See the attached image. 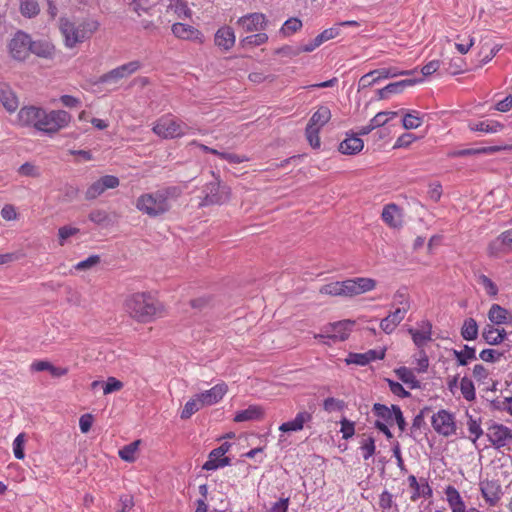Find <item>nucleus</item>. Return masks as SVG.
Here are the masks:
<instances>
[{"label": "nucleus", "mask_w": 512, "mask_h": 512, "mask_svg": "<svg viewBox=\"0 0 512 512\" xmlns=\"http://www.w3.org/2000/svg\"><path fill=\"white\" fill-rule=\"evenodd\" d=\"M445 495L452 512H466L465 503L454 486H447L445 489Z\"/></svg>", "instance_id": "nucleus-28"}, {"label": "nucleus", "mask_w": 512, "mask_h": 512, "mask_svg": "<svg viewBox=\"0 0 512 512\" xmlns=\"http://www.w3.org/2000/svg\"><path fill=\"white\" fill-rule=\"evenodd\" d=\"M347 365L355 364L359 366H365L368 364V358L365 353H349L345 359Z\"/></svg>", "instance_id": "nucleus-63"}, {"label": "nucleus", "mask_w": 512, "mask_h": 512, "mask_svg": "<svg viewBox=\"0 0 512 512\" xmlns=\"http://www.w3.org/2000/svg\"><path fill=\"white\" fill-rule=\"evenodd\" d=\"M136 208L150 217H158L167 213L171 209V204L169 201H165L158 191H155L138 197Z\"/></svg>", "instance_id": "nucleus-4"}, {"label": "nucleus", "mask_w": 512, "mask_h": 512, "mask_svg": "<svg viewBox=\"0 0 512 512\" xmlns=\"http://www.w3.org/2000/svg\"><path fill=\"white\" fill-rule=\"evenodd\" d=\"M461 393L467 401H473L476 397L475 387L471 379L463 377L460 381Z\"/></svg>", "instance_id": "nucleus-45"}, {"label": "nucleus", "mask_w": 512, "mask_h": 512, "mask_svg": "<svg viewBox=\"0 0 512 512\" xmlns=\"http://www.w3.org/2000/svg\"><path fill=\"white\" fill-rule=\"evenodd\" d=\"M346 407V403L343 400L328 397L323 401V409L331 413L333 411H342Z\"/></svg>", "instance_id": "nucleus-49"}, {"label": "nucleus", "mask_w": 512, "mask_h": 512, "mask_svg": "<svg viewBox=\"0 0 512 512\" xmlns=\"http://www.w3.org/2000/svg\"><path fill=\"white\" fill-rule=\"evenodd\" d=\"M71 119V114L65 110H51L48 112L43 109L36 130L52 136L67 127Z\"/></svg>", "instance_id": "nucleus-3"}, {"label": "nucleus", "mask_w": 512, "mask_h": 512, "mask_svg": "<svg viewBox=\"0 0 512 512\" xmlns=\"http://www.w3.org/2000/svg\"><path fill=\"white\" fill-rule=\"evenodd\" d=\"M120 184L119 178L114 175H105L93 182L85 192L87 200H94L102 195L107 189L117 188Z\"/></svg>", "instance_id": "nucleus-10"}, {"label": "nucleus", "mask_w": 512, "mask_h": 512, "mask_svg": "<svg viewBox=\"0 0 512 512\" xmlns=\"http://www.w3.org/2000/svg\"><path fill=\"white\" fill-rule=\"evenodd\" d=\"M24 434H19L13 441V453L16 459L22 460L25 457L24 453Z\"/></svg>", "instance_id": "nucleus-57"}, {"label": "nucleus", "mask_w": 512, "mask_h": 512, "mask_svg": "<svg viewBox=\"0 0 512 512\" xmlns=\"http://www.w3.org/2000/svg\"><path fill=\"white\" fill-rule=\"evenodd\" d=\"M227 385L225 383L216 384L211 389L206 390L200 394H197L203 407L211 406L218 403L226 394Z\"/></svg>", "instance_id": "nucleus-17"}, {"label": "nucleus", "mask_w": 512, "mask_h": 512, "mask_svg": "<svg viewBox=\"0 0 512 512\" xmlns=\"http://www.w3.org/2000/svg\"><path fill=\"white\" fill-rule=\"evenodd\" d=\"M409 487L414 490V493L411 496L412 501H416L420 497L430 498L432 497L433 490L430 487L427 479L421 478L420 482L417 481V478L414 475H410L408 477Z\"/></svg>", "instance_id": "nucleus-19"}, {"label": "nucleus", "mask_w": 512, "mask_h": 512, "mask_svg": "<svg viewBox=\"0 0 512 512\" xmlns=\"http://www.w3.org/2000/svg\"><path fill=\"white\" fill-rule=\"evenodd\" d=\"M467 426L470 434L473 436L471 440L475 443L476 440L483 434L480 423L472 416H468Z\"/></svg>", "instance_id": "nucleus-55"}, {"label": "nucleus", "mask_w": 512, "mask_h": 512, "mask_svg": "<svg viewBox=\"0 0 512 512\" xmlns=\"http://www.w3.org/2000/svg\"><path fill=\"white\" fill-rule=\"evenodd\" d=\"M268 41L266 33H257L247 36L241 40L242 47H256L260 46Z\"/></svg>", "instance_id": "nucleus-46"}, {"label": "nucleus", "mask_w": 512, "mask_h": 512, "mask_svg": "<svg viewBox=\"0 0 512 512\" xmlns=\"http://www.w3.org/2000/svg\"><path fill=\"white\" fill-rule=\"evenodd\" d=\"M187 128L184 122L172 115H164L155 122L152 131L163 139H173L183 136Z\"/></svg>", "instance_id": "nucleus-5"}, {"label": "nucleus", "mask_w": 512, "mask_h": 512, "mask_svg": "<svg viewBox=\"0 0 512 512\" xmlns=\"http://www.w3.org/2000/svg\"><path fill=\"white\" fill-rule=\"evenodd\" d=\"M215 45L224 51L230 50L235 44V34L231 27L223 26L217 30L214 37Z\"/></svg>", "instance_id": "nucleus-21"}, {"label": "nucleus", "mask_w": 512, "mask_h": 512, "mask_svg": "<svg viewBox=\"0 0 512 512\" xmlns=\"http://www.w3.org/2000/svg\"><path fill=\"white\" fill-rule=\"evenodd\" d=\"M353 281L356 285L359 294L371 291L376 286V281L372 278L357 277L353 278Z\"/></svg>", "instance_id": "nucleus-48"}, {"label": "nucleus", "mask_w": 512, "mask_h": 512, "mask_svg": "<svg viewBox=\"0 0 512 512\" xmlns=\"http://www.w3.org/2000/svg\"><path fill=\"white\" fill-rule=\"evenodd\" d=\"M31 37L23 31H17L9 43L11 56L19 61L25 60L29 55Z\"/></svg>", "instance_id": "nucleus-8"}, {"label": "nucleus", "mask_w": 512, "mask_h": 512, "mask_svg": "<svg viewBox=\"0 0 512 512\" xmlns=\"http://www.w3.org/2000/svg\"><path fill=\"white\" fill-rule=\"evenodd\" d=\"M394 372L403 383L409 386L410 389H418L421 387L420 381L416 379L411 369L401 366L395 369Z\"/></svg>", "instance_id": "nucleus-32"}, {"label": "nucleus", "mask_w": 512, "mask_h": 512, "mask_svg": "<svg viewBox=\"0 0 512 512\" xmlns=\"http://www.w3.org/2000/svg\"><path fill=\"white\" fill-rule=\"evenodd\" d=\"M331 119V111L327 106H320L311 116L307 125L321 129Z\"/></svg>", "instance_id": "nucleus-31"}, {"label": "nucleus", "mask_w": 512, "mask_h": 512, "mask_svg": "<svg viewBox=\"0 0 512 512\" xmlns=\"http://www.w3.org/2000/svg\"><path fill=\"white\" fill-rule=\"evenodd\" d=\"M509 316L508 310L498 304H493L488 312L489 320L496 325L508 323Z\"/></svg>", "instance_id": "nucleus-36"}, {"label": "nucleus", "mask_w": 512, "mask_h": 512, "mask_svg": "<svg viewBox=\"0 0 512 512\" xmlns=\"http://www.w3.org/2000/svg\"><path fill=\"white\" fill-rule=\"evenodd\" d=\"M512 250V228L503 231L498 237L492 240L487 248L488 255L497 257L501 253Z\"/></svg>", "instance_id": "nucleus-12"}, {"label": "nucleus", "mask_w": 512, "mask_h": 512, "mask_svg": "<svg viewBox=\"0 0 512 512\" xmlns=\"http://www.w3.org/2000/svg\"><path fill=\"white\" fill-rule=\"evenodd\" d=\"M422 81V79H405L397 82L390 83L386 86V90L390 94H398L401 93L406 87L412 86L418 82Z\"/></svg>", "instance_id": "nucleus-44"}, {"label": "nucleus", "mask_w": 512, "mask_h": 512, "mask_svg": "<svg viewBox=\"0 0 512 512\" xmlns=\"http://www.w3.org/2000/svg\"><path fill=\"white\" fill-rule=\"evenodd\" d=\"M453 355L459 366H466L469 361L477 359L475 348L468 345H464L463 350H453Z\"/></svg>", "instance_id": "nucleus-38"}, {"label": "nucleus", "mask_w": 512, "mask_h": 512, "mask_svg": "<svg viewBox=\"0 0 512 512\" xmlns=\"http://www.w3.org/2000/svg\"><path fill=\"white\" fill-rule=\"evenodd\" d=\"M126 311L138 322L148 323L163 313V305L150 293L138 292L125 301Z\"/></svg>", "instance_id": "nucleus-1"}, {"label": "nucleus", "mask_w": 512, "mask_h": 512, "mask_svg": "<svg viewBox=\"0 0 512 512\" xmlns=\"http://www.w3.org/2000/svg\"><path fill=\"white\" fill-rule=\"evenodd\" d=\"M482 337L489 345H498L506 338L504 329H496L492 325H487L482 331Z\"/></svg>", "instance_id": "nucleus-30"}, {"label": "nucleus", "mask_w": 512, "mask_h": 512, "mask_svg": "<svg viewBox=\"0 0 512 512\" xmlns=\"http://www.w3.org/2000/svg\"><path fill=\"white\" fill-rule=\"evenodd\" d=\"M79 232L78 228L71 227V226H62L58 229V237H59V244L61 246L64 245L65 241L71 237L76 235Z\"/></svg>", "instance_id": "nucleus-62"}, {"label": "nucleus", "mask_w": 512, "mask_h": 512, "mask_svg": "<svg viewBox=\"0 0 512 512\" xmlns=\"http://www.w3.org/2000/svg\"><path fill=\"white\" fill-rule=\"evenodd\" d=\"M43 108L36 106L22 107L18 113V121L22 126L34 127L36 129L38 119L41 116Z\"/></svg>", "instance_id": "nucleus-18"}, {"label": "nucleus", "mask_w": 512, "mask_h": 512, "mask_svg": "<svg viewBox=\"0 0 512 512\" xmlns=\"http://www.w3.org/2000/svg\"><path fill=\"white\" fill-rule=\"evenodd\" d=\"M372 412L374 416H376L378 419L382 422L386 423L387 425L392 426L393 425V418H394V411H393V405L389 408L388 406L381 404V403H375L372 407Z\"/></svg>", "instance_id": "nucleus-34"}, {"label": "nucleus", "mask_w": 512, "mask_h": 512, "mask_svg": "<svg viewBox=\"0 0 512 512\" xmlns=\"http://www.w3.org/2000/svg\"><path fill=\"white\" fill-rule=\"evenodd\" d=\"M231 444L228 442L222 443L219 447L213 449L209 455L208 460L218 462L219 459L225 457V454L229 451Z\"/></svg>", "instance_id": "nucleus-56"}, {"label": "nucleus", "mask_w": 512, "mask_h": 512, "mask_svg": "<svg viewBox=\"0 0 512 512\" xmlns=\"http://www.w3.org/2000/svg\"><path fill=\"white\" fill-rule=\"evenodd\" d=\"M469 128L472 131L497 133L504 128V125L495 120H485L478 123H470Z\"/></svg>", "instance_id": "nucleus-35"}, {"label": "nucleus", "mask_w": 512, "mask_h": 512, "mask_svg": "<svg viewBox=\"0 0 512 512\" xmlns=\"http://www.w3.org/2000/svg\"><path fill=\"white\" fill-rule=\"evenodd\" d=\"M503 355V352H499L495 349H484L480 352L479 357L485 362L495 363L498 362Z\"/></svg>", "instance_id": "nucleus-54"}, {"label": "nucleus", "mask_w": 512, "mask_h": 512, "mask_svg": "<svg viewBox=\"0 0 512 512\" xmlns=\"http://www.w3.org/2000/svg\"><path fill=\"white\" fill-rule=\"evenodd\" d=\"M203 193L205 196L200 202V206L222 205L230 198V189L221 184L218 179L207 183L203 188Z\"/></svg>", "instance_id": "nucleus-6"}, {"label": "nucleus", "mask_w": 512, "mask_h": 512, "mask_svg": "<svg viewBox=\"0 0 512 512\" xmlns=\"http://www.w3.org/2000/svg\"><path fill=\"white\" fill-rule=\"evenodd\" d=\"M141 68V63L137 60L128 62L121 66H118L111 71L101 75L99 77L98 83H117L119 80L128 77L129 75L135 73Z\"/></svg>", "instance_id": "nucleus-9"}, {"label": "nucleus", "mask_w": 512, "mask_h": 512, "mask_svg": "<svg viewBox=\"0 0 512 512\" xmlns=\"http://www.w3.org/2000/svg\"><path fill=\"white\" fill-rule=\"evenodd\" d=\"M402 124L406 130L416 129L422 124V118L418 116L416 111L409 112L404 115Z\"/></svg>", "instance_id": "nucleus-47"}, {"label": "nucleus", "mask_w": 512, "mask_h": 512, "mask_svg": "<svg viewBox=\"0 0 512 512\" xmlns=\"http://www.w3.org/2000/svg\"><path fill=\"white\" fill-rule=\"evenodd\" d=\"M387 383L390 391L400 397V398H408L411 396L410 392L404 389V387L399 383L391 379H387Z\"/></svg>", "instance_id": "nucleus-60"}, {"label": "nucleus", "mask_w": 512, "mask_h": 512, "mask_svg": "<svg viewBox=\"0 0 512 512\" xmlns=\"http://www.w3.org/2000/svg\"><path fill=\"white\" fill-rule=\"evenodd\" d=\"M99 27L100 23L95 19H84L77 24L67 17L59 18V30L64 45L70 49L90 39Z\"/></svg>", "instance_id": "nucleus-2"}, {"label": "nucleus", "mask_w": 512, "mask_h": 512, "mask_svg": "<svg viewBox=\"0 0 512 512\" xmlns=\"http://www.w3.org/2000/svg\"><path fill=\"white\" fill-rule=\"evenodd\" d=\"M303 24L299 18L292 17L284 22L280 29L283 36H290L302 28Z\"/></svg>", "instance_id": "nucleus-42"}, {"label": "nucleus", "mask_w": 512, "mask_h": 512, "mask_svg": "<svg viewBox=\"0 0 512 512\" xmlns=\"http://www.w3.org/2000/svg\"><path fill=\"white\" fill-rule=\"evenodd\" d=\"M118 509L116 512H130L134 507L133 496L122 495L119 499Z\"/></svg>", "instance_id": "nucleus-64"}, {"label": "nucleus", "mask_w": 512, "mask_h": 512, "mask_svg": "<svg viewBox=\"0 0 512 512\" xmlns=\"http://www.w3.org/2000/svg\"><path fill=\"white\" fill-rule=\"evenodd\" d=\"M19 11L23 17L32 19L40 14V5L37 0H20Z\"/></svg>", "instance_id": "nucleus-37"}, {"label": "nucleus", "mask_w": 512, "mask_h": 512, "mask_svg": "<svg viewBox=\"0 0 512 512\" xmlns=\"http://www.w3.org/2000/svg\"><path fill=\"white\" fill-rule=\"evenodd\" d=\"M352 320H342L335 323H330L325 328L326 335H320V337H327L334 341H345L354 326Z\"/></svg>", "instance_id": "nucleus-11"}, {"label": "nucleus", "mask_w": 512, "mask_h": 512, "mask_svg": "<svg viewBox=\"0 0 512 512\" xmlns=\"http://www.w3.org/2000/svg\"><path fill=\"white\" fill-rule=\"evenodd\" d=\"M419 327L420 329L409 328L408 333L411 335L414 344L418 348H422L432 340V323L429 320H422Z\"/></svg>", "instance_id": "nucleus-14"}, {"label": "nucleus", "mask_w": 512, "mask_h": 512, "mask_svg": "<svg viewBox=\"0 0 512 512\" xmlns=\"http://www.w3.org/2000/svg\"><path fill=\"white\" fill-rule=\"evenodd\" d=\"M0 102L9 112H14L18 108V99L9 87V85L0 82Z\"/></svg>", "instance_id": "nucleus-29"}, {"label": "nucleus", "mask_w": 512, "mask_h": 512, "mask_svg": "<svg viewBox=\"0 0 512 512\" xmlns=\"http://www.w3.org/2000/svg\"><path fill=\"white\" fill-rule=\"evenodd\" d=\"M364 147V142L355 133H347V137L339 144V152L345 155H355Z\"/></svg>", "instance_id": "nucleus-22"}, {"label": "nucleus", "mask_w": 512, "mask_h": 512, "mask_svg": "<svg viewBox=\"0 0 512 512\" xmlns=\"http://www.w3.org/2000/svg\"><path fill=\"white\" fill-rule=\"evenodd\" d=\"M263 410L261 407L251 405L245 410L238 411L234 416L235 422H244L250 420H258L262 418Z\"/></svg>", "instance_id": "nucleus-33"}, {"label": "nucleus", "mask_w": 512, "mask_h": 512, "mask_svg": "<svg viewBox=\"0 0 512 512\" xmlns=\"http://www.w3.org/2000/svg\"><path fill=\"white\" fill-rule=\"evenodd\" d=\"M374 73L377 75V79L381 80L397 77L400 75H410L414 73V70H399L396 67H388L375 69Z\"/></svg>", "instance_id": "nucleus-40"}, {"label": "nucleus", "mask_w": 512, "mask_h": 512, "mask_svg": "<svg viewBox=\"0 0 512 512\" xmlns=\"http://www.w3.org/2000/svg\"><path fill=\"white\" fill-rule=\"evenodd\" d=\"M506 150H512V145L487 146V147H481V148L462 149V150L453 152L452 156L463 157V156H470V155H476V154H493V153H496L499 151H506Z\"/></svg>", "instance_id": "nucleus-25"}, {"label": "nucleus", "mask_w": 512, "mask_h": 512, "mask_svg": "<svg viewBox=\"0 0 512 512\" xmlns=\"http://www.w3.org/2000/svg\"><path fill=\"white\" fill-rule=\"evenodd\" d=\"M489 441L495 448H501L506 445V441L512 438L511 430L502 424H493L486 433Z\"/></svg>", "instance_id": "nucleus-13"}, {"label": "nucleus", "mask_w": 512, "mask_h": 512, "mask_svg": "<svg viewBox=\"0 0 512 512\" xmlns=\"http://www.w3.org/2000/svg\"><path fill=\"white\" fill-rule=\"evenodd\" d=\"M431 424L433 429L444 437H449L456 433L455 417L445 409L439 410L432 416Z\"/></svg>", "instance_id": "nucleus-7"}, {"label": "nucleus", "mask_w": 512, "mask_h": 512, "mask_svg": "<svg viewBox=\"0 0 512 512\" xmlns=\"http://www.w3.org/2000/svg\"><path fill=\"white\" fill-rule=\"evenodd\" d=\"M29 53L41 58L52 59L55 54V46L47 40H31Z\"/></svg>", "instance_id": "nucleus-24"}, {"label": "nucleus", "mask_w": 512, "mask_h": 512, "mask_svg": "<svg viewBox=\"0 0 512 512\" xmlns=\"http://www.w3.org/2000/svg\"><path fill=\"white\" fill-rule=\"evenodd\" d=\"M406 313L404 309H396L380 322V328L386 333H392L395 328L404 319Z\"/></svg>", "instance_id": "nucleus-26"}, {"label": "nucleus", "mask_w": 512, "mask_h": 512, "mask_svg": "<svg viewBox=\"0 0 512 512\" xmlns=\"http://www.w3.org/2000/svg\"><path fill=\"white\" fill-rule=\"evenodd\" d=\"M266 17L262 13H250L240 17L237 25L245 32L259 31L265 28Z\"/></svg>", "instance_id": "nucleus-15"}, {"label": "nucleus", "mask_w": 512, "mask_h": 512, "mask_svg": "<svg viewBox=\"0 0 512 512\" xmlns=\"http://www.w3.org/2000/svg\"><path fill=\"white\" fill-rule=\"evenodd\" d=\"M479 283L484 287L486 293L489 296L495 297L498 294V287L497 285L486 275L481 274L478 277Z\"/></svg>", "instance_id": "nucleus-53"}, {"label": "nucleus", "mask_w": 512, "mask_h": 512, "mask_svg": "<svg viewBox=\"0 0 512 512\" xmlns=\"http://www.w3.org/2000/svg\"><path fill=\"white\" fill-rule=\"evenodd\" d=\"M140 442V440H136L128 445H125L123 448L119 450V457L126 462L135 461V453L138 449Z\"/></svg>", "instance_id": "nucleus-43"}, {"label": "nucleus", "mask_w": 512, "mask_h": 512, "mask_svg": "<svg viewBox=\"0 0 512 512\" xmlns=\"http://www.w3.org/2000/svg\"><path fill=\"white\" fill-rule=\"evenodd\" d=\"M172 33L175 37L183 40H195L199 43L203 42L204 36L201 31L197 28L184 24V23H174L171 27Z\"/></svg>", "instance_id": "nucleus-16"}, {"label": "nucleus", "mask_w": 512, "mask_h": 512, "mask_svg": "<svg viewBox=\"0 0 512 512\" xmlns=\"http://www.w3.org/2000/svg\"><path fill=\"white\" fill-rule=\"evenodd\" d=\"M483 498L490 506H495L501 498V486L496 481H485L480 484Z\"/></svg>", "instance_id": "nucleus-20"}, {"label": "nucleus", "mask_w": 512, "mask_h": 512, "mask_svg": "<svg viewBox=\"0 0 512 512\" xmlns=\"http://www.w3.org/2000/svg\"><path fill=\"white\" fill-rule=\"evenodd\" d=\"M319 132H320V129H318L317 127H314L312 125H307L306 126V130H305L306 138H307L309 144L313 148H319L320 147Z\"/></svg>", "instance_id": "nucleus-52"}, {"label": "nucleus", "mask_w": 512, "mask_h": 512, "mask_svg": "<svg viewBox=\"0 0 512 512\" xmlns=\"http://www.w3.org/2000/svg\"><path fill=\"white\" fill-rule=\"evenodd\" d=\"M340 33L339 27L336 25L334 27H330L328 29L323 30L319 35H317V42L322 44L330 39H334Z\"/></svg>", "instance_id": "nucleus-59"}, {"label": "nucleus", "mask_w": 512, "mask_h": 512, "mask_svg": "<svg viewBox=\"0 0 512 512\" xmlns=\"http://www.w3.org/2000/svg\"><path fill=\"white\" fill-rule=\"evenodd\" d=\"M381 216L382 220L392 228H399L402 225L399 207L394 203L385 205Z\"/></svg>", "instance_id": "nucleus-27"}, {"label": "nucleus", "mask_w": 512, "mask_h": 512, "mask_svg": "<svg viewBox=\"0 0 512 512\" xmlns=\"http://www.w3.org/2000/svg\"><path fill=\"white\" fill-rule=\"evenodd\" d=\"M341 429L340 432L342 433V438L347 440L355 434V424L354 422L348 420L347 418H342L340 421Z\"/></svg>", "instance_id": "nucleus-58"}, {"label": "nucleus", "mask_w": 512, "mask_h": 512, "mask_svg": "<svg viewBox=\"0 0 512 512\" xmlns=\"http://www.w3.org/2000/svg\"><path fill=\"white\" fill-rule=\"evenodd\" d=\"M460 333L464 340H475L478 337V324L476 320L474 318L465 319Z\"/></svg>", "instance_id": "nucleus-39"}, {"label": "nucleus", "mask_w": 512, "mask_h": 512, "mask_svg": "<svg viewBox=\"0 0 512 512\" xmlns=\"http://www.w3.org/2000/svg\"><path fill=\"white\" fill-rule=\"evenodd\" d=\"M360 449L363 452V459L368 460L375 454L376 446L375 439L372 436L363 439L360 445Z\"/></svg>", "instance_id": "nucleus-51"}, {"label": "nucleus", "mask_w": 512, "mask_h": 512, "mask_svg": "<svg viewBox=\"0 0 512 512\" xmlns=\"http://www.w3.org/2000/svg\"><path fill=\"white\" fill-rule=\"evenodd\" d=\"M201 408H203V405L199 397L195 395V398H192L186 402L183 410L181 411L180 418L183 420L189 419L194 413L199 411Z\"/></svg>", "instance_id": "nucleus-41"}, {"label": "nucleus", "mask_w": 512, "mask_h": 512, "mask_svg": "<svg viewBox=\"0 0 512 512\" xmlns=\"http://www.w3.org/2000/svg\"><path fill=\"white\" fill-rule=\"evenodd\" d=\"M394 302L396 304L400 305V307H398L397 309H404L405 313H407V311L410 308L409 297H408V295H407L405 290H398L395 293V295H394Z\"/></svg>", "instance_id": "nucleus-61"}, {"label": "nucleus", "mask_w": 512, "mask_h": 512, "mask_svg": "<svg viewBox=\"0 0 512 512\" xmlns=\"http://www.w3.org/2000/svg\"><path fill=\"white\" fill-rule=\"evenodd\" d=\"M319 292L321 294L330 295V296H343V288L342 281L332 282L326 285H323Z\"/></svg>", "instance_id": "nucleus-50"}, {"label": "nucleus", "mask_w": 512, "mask_h": 512, "mask_svg": "<svg viewBox=\"0 0 512 512\" xmlns=\"http://www.w3.org/2000/svg\"><path fill=\"white\" fill-rule=\"evenodd\" d=\"M312 420V414L308 411H300L293 420L284 422L279 430L282 432H297L303 429L304 424Z\"/></svg>", "instance_id": "nucleus-23"}]
</instances>
